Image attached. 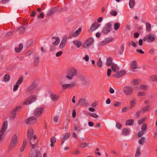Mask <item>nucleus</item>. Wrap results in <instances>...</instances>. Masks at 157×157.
I'll return each instance as SVG.
<instances>
[{"mask_svg": "<svg viewBox=\"0 0 157 157\" xmlns=\"http://www.w3.org/2000/svg\"><path fill=\"white\" fill-rule=\"evenodd\" d=\"M33 131L32 128H29L28 131L27 136L29 139L30 140V143L33 149L36 147L37 140H36L35 135L33 136Z\"/></svg>", "mask_w": 157, "mask_h": 157, "instance_id": "nucleus-1", "label": "nucleus"}, {"mask_svg": "<svg viewBox=\"0 0 157 157\" xmlns=\"http://www.w3.org/2000/svg\"><path fill=\"white\" fill-rule=\"evenodd\" d=\"M67 75H66L65 77L71 80L73 77L77 75V70L74 68H69L67 71Z\"/></svg>", "mask_w": 157, "mask_h": 157, "instance_id": "nucleus-2", "label": "nucleus"}, {"mask_svg": "<svg viewBox=\"0 0 157 157\" xmlns=\"http://www.w3.org/2000/svg\"><path fill=\"white\" fill-rule=\"evenodd\" d=\"M37 99L36 96L34 95H31L25 101L23 104L26 105H29L34 102Z\"/></svg>", "mask_w": 157, "mask_h": 157, "instance_id": "nucleus-3", "label": "nucleus"}, {"mask_svg": "<svg viewBox=\"0 0 157 157\" xmlns=\"http://www.w3.org/2000/svg\"><path fill=\"white\" fill-rule=\"evenodd\" d=\"M43 107H38L36 108L34 111L33 114L36 117H39L42 115L44 110Z\"/></svg>", "mask_w": 157, "mask_h": 157, "instance_id": "nucleus-4", "label": "nucleus"}, {"mask_svg": "<svg viewBox=\"0 0 157 157\" xmlns=\"http://www.w3.org/2000/svg\"><path fill=\"white\" fill-rule=\"evenodd\" d=\"M94 41V40L93 38H90L83 43L82 46L83 48H86L92 45Z\"/></svg>", "mask_w": 157, "mask_h": 157, "instance_id": "nucleus-5", "label": "nucleus"}, {"mask_svg": "<svg viewBox=\"0 0 157 157\" xmlns=\"http://www.w3.org/2000/svg\"><path fill=\"white\" fill-rule=\"evenodd\" d=\"M17 140L18 138L16 134L12 136L11 139L10 144V147L13 148L16 145L17 143Z\"/></svg>", "mask_w": 157, "mask_h": 157, "instance_id": "nucleus-6", "label": "nucleus"}, {"mask_svg": "<svg viewBox=\"0 0 157 157\" xmlns=\"http://www.w3.org/2000/svg\"><path fill=\"white\" fill-rule=\"evenodd\" d=\"M112 29V25L111 23H107L105 26L102 29V33H103L106 34L109 33Z\"/></svg>", "mask_w": 157, "mask_h": 157, "instance_id": "nucleus-7", "label": "nucleus"}, {"mask_svg": "<svg viewBox=\"0 0 157 157\" xmlns=\"http://www.w3.org/2000/svg\"><path fill=\"white\" fill-rule=\"evenodd\" d=\"M123 90L126 96H128L131 95L133 90L131 86H126L123 88Z\"/></svg>", "mask_w": 157, "mask_h": 157, "instance_id": "nucleus-8", "label": "nucleus"}, {"mask_svg": "<svg viewBox=\"0 0 157 157\" xmlns=\"http://www.w3.org/2000/svg\"><path fill=\"white\" fill-rule=\"evenodd\" d=\"M155 40V38L154 34L151 33L149 34L146 37H144V41H146L148 43L153 42Z\"/></svg>", "mask_w": 157, "mask_h": 157, "instance_id": "nucleus-9", "label": "nucleus"}, {"mask_svg": "<svg viewBox=\"0 0 157 157\" xmlns=\"http://www.w3.org/2000/svg\"><path fill=\"white\" fill-rule=\"evenodd\" d=\"M37 121V119L35 116H31L26 119L25 123L27 124H33L36 123Z\"/></svg>", "mask_w": 157, "mask_h": 157, "instance_id": "nucleus-10", "label": "nucleus"}, {"mask_svg": "<svg viewBox=\"0 0 157 157\" xmlns=\"http://www.w3.org/2000/svg\"><path fill=\"white\" fill-rule=\"evenodd\" d=\"M30 157H41V155L40 151L36 149L35 150V153L32 150L31 153L29 155Z\"/></svg>", "mask_w": 157, "mask_h": 157, "instance_id": "nucleus-11", "label": "nucleus"}, {"mask_svg": "<svg viewBox=\"0 0 157 157\" xmlns=\"http://www.w3.org/2000/svg\"><path fill=\"white\" fill-rule=\"evenodd\" d=\"M20 108L21 106H17L12 111L10 117V120H13L14 119L15 117L17 112L20 109Z\"/></svg>", "mask_w": 157, "mask_h": 157, "instance_id": "nucleus-12", "label": "nucleus"}, {"mask_svg": "<svg viewBox=\"0 0 157 157\" xmlns=\"http://www.w3.org/2000/svg\"><path fill=\"white\" fill-rule=\"evenodd\" d=\"M60 84L62 85V88L63 90H65L68 88H71L75 86V83H74L70 84H63L61 82Z\"/></svg>", "mask_w": 157, "mask_h": 157, "instance_id": "nucleus-13", "label": "nucleus"}, {"mask_svg": "<svg viewBox=\"0 0 157 157\" xmlns=\"http://www.w3.org/2000/svg\"><path fill=\"white\" fill-rule=\"evenodd\" d=\"M113 40V39L112 38H106L104 40L100 42L99 44V45L100 46L104 45L111 42Z\"/></svg>", "mask_w": 157, "mask_h": 157, "instance_id": "nucleus-14", "label": "nucleus"}, {"mask_svg": "<svg viewBox=\"0 0 157 157\" xmlns=\"http://www.w3.org/2000/svg\"><path fill=\"white\" fill-rule=\"evenodd\" d=\"M37 84L35 81L32 82L31 85L29 86L27 89V91H31L34 89L37 86Z\"/></svg>", "mask_w": 157, "mask_h": 157, "instance_id": "nucleus-15", "label": "nucleus"}, {"mask_svg": "<svg viewBox=\"0 0 157 157\" xmlns=\"http://www.w3.org/2000/svg\"><path fill=\"white\" fill-rule=\"evenodd\" d=\"M67 36L65 35L64 36L59 46V48H60L62 49L64 47L67 41Z\"/></svg>", "mask_w": 157, "mask_h": 157, "instance_id": "nucleus-16", "label": "nucleus"}, {"mask_svg": "<svg viewBox=\"0 0 157 157\" xmlns=\"http://www.w3.org/2000/svg\"><path fill=\"white\" fill-rule=\"evenodd\" d=\"M117 73H115L114 76L117 78H119L126 74V72L124 70L120 71L119 72H117Z\"/></svg>", "mask_w": 157, "mask_h": 157, "instance_id": "nucleus-17", "label": "nucleus"}, {"mask_svg": "<svg viewBox=\"0 0 157 157\" xmlns=\"http://www.w3.org/2000/svg\"><path fill=\"white\" fill-rule=\"evenodd\" d=\"M81 30L82 29L81 28H78L77 30L75 31V32L71 33V36L69 37V38H70L72 36L76 37L78 36L80 34Z\"/></svg>", "mask_w": 157, "mask_h": 157, "instance_id": "nucleus-18", "label": "nucleus"}, {"mask_svg": "<svg viewBox=\"0 0 157 157\" xmlns=\"http://www.w3.org/2000/svg\"><path fill=\"white\" fill-rule=\"evenodd\" d=\"M100 25L97 22L93 23L91 25L90 30L94 31L97 29L99 26Z\"/></svg>", "mask_w": 157, "mask_h": 157, "instance_id": "nucleus-19", "label": "nucleus"}, {"mask_svg": "<svg viewBox=\"0 0 157 157\" xmlns=\"http://www.w3.org/2000/svg\"><path fill=\"white\" fill-rule=\"evenodd\" d=\"M88 104L87 101L85 98L80 99L78 102V105H87Z\"/></svg>", "mask_w": 157, "mask_h": 157, "instance_id": "nucleus-20", "label": "nucleus"}, {"mask_svg": "<svg viewBox=\"0 0 157 157\" xmlns=\"http://www.w3.org/2000/svg\"><path fill=\"white\" fill-rule=\"evenodd\" d=\"M52 40L55 39V41H54L52 43V44L53 45H57L60 42V39L58 37H56L55 36L52 37Z\"/></svg>", "mask_w": 157, "mask_h": 157, "instance_id": "nucleus-21", "label": "nucleus"}, {"mask_svg": "<svg viewBox=\"0 0 157 157\" xmlns=\"http://www.w3.org/2000/svg\"><path fill=\"white\" fill-rule=\"evenodd\" d=\"M50 98L54 101H56L59 98V96L54 94H51L50 95Z\"/></svg>", "mask_w": 157, "mask_h": 157, "instance_id": "nucleus-22", "label": "nucleus"}, {"mask_svg": "<svg viewBox=\"0 0 157 157\" xmlns=\"http://www.w3.org/2000/svg\"><path fill=\"white\" fill-rule=\"evenodd\" d=\"M19 48L17 47L15 48V50L16 52L19 53L20 52L22 49L23 48V45L22 44H20L18 46Z\"/></svg>", "mask_w": 157, "mask_h": 157, "instance_id": "nucleus-23", "label": "nucleus"}, {"mask_svg": "<svg viewBox=\"0 0 157 157\" xmlns=\"http://www.w3.org/2000/svg\"><path fill=\"white\" fill-rule=\"evenodd\" d=\"M111 68L113 71L117 72L119 70V68L116 64H114L112 65Z\"/></svg>", "mask_w": 157, "mask_h": 157, "instance_id": "nucleus-24", "label": "nucleus"}, {"mask_svg": "<svg viewBox=\"0 0 157 157\" xmlns=\"http://www.w3.org/2000/svg\"><path fill=\"white\" fill-rule=\"evenodd\" d=\"M70 135V133L69 132H67L65 134V135L63 136V138L62 139V144H63L66 140L69 138Z\"/></svg>", "mask_w": 157, "mask_h": 157, "instance_id": "nucleus-25", "label": "nucleus"}, {"mask_svg": "<svg viewBox=\"0 0 157 157\" xmlns=\"http://www.w3.org/2000/svg\"><path fill=\"white\" fill-rule=\"evenodd\" d=\"M39 57L37 56H36L34 59V65L37 66L39 63Z\"/></svg>", "mask_w": 157, "mask_h": 157, "instance_id": "nucleus-26", "label": "nucleus"}, {"mask_svg": "<svg viewBox=\"0 0 157 157\" xmlns=\"http://www.w3.org/2000/svg\"><path fill=\"white\" fill-rule=\"evenodd\" d=\"M137 68V64L136 61H133L132 62L131 66V68L132 69Z\"/></svg>", "mask_w": 157, "mask_h": 157, "instance_id": "nucleus-27", "label": "nucleus"}, {"mask_svg": "<svg viewBox=\"0 0 157 157\" xmlns=\"http://www.w3.org/2000/svg\"><path fill=\"white\" fill-rule=\"evenodd\" d=\"M150 106L147 105L146 107H144L140 110V112L143 113H145L146 111L149 110Z\"/></svg>", "mask_w": 157, "mask_h": 157, "instance_id": "nucleus-28", "label": "nucleus"}, {"mask_svg": "<svg viewBox=\"0 0 157 157\" xmlns=\"http://www.w3.org/2000/svg\"><path fill=\"white\" fill-rule=\"evenodd\" d=\"M130 132V130L129 129L125 128L122 130V134L124 136L128 135Z\"/></svg>", "mask_w": 157, "mask_h": 157, "instance_id": "nucleus-29", "label": "nucleus"}, {"mask_svg": "<svg viewBox=\"0 0 157 157\" xmlns=\"http://www.w3.org/2000/svg\"><path fill=\"white\" fill-rule=\"evenodd\" d=\"M74 44L76 45L78 48H79L82 45V43L81 41L78 40H74L73 41Z\"/></svg>", "mask_w": 157, "mask_h": 157, "instance_id": "nucleus-30", "label": "nucleus"}, {"mask_svg": "<svg viewBox=\"0 0 157 157\" xmlns=\"http://www.w3.org/2000/svg\"><path fill=\"white\" fill-rule=\"evenodd\" d=\"M136 100L134 99L130 101V108H133L136 104Z\"/></svg>", "mask_w": 157, "mask_h": 157, "instance_id": "nucleus-31", "label": "nucleus"}, {"mask_svg": "<svg viewBox=\"0 0 157 157\" xmlns=\"http://www.w3.org/2000/svg\"><path fill=\"white\" fill-rule=\"evenodd\" d=\"M135 2L134 0H130L129 2V5L130 8L132 9L134 6Z\"/></svg>", "mask_w": 157, "mask_h": 157, "instance_id": "nucleus-32", "label": "nucleus"}, {"mask_svg": "<svg viewBox=\"0 0 157 157\" xmlns=\"http://www.w3.org/2000/svg\"><path fill=\"white\" fill-rule=\"evenodd\" d=\"M10 79V76L9 75L6 74L5 75L3 78L4 81L6 82L8 81Z\"/></svg>", "mask_w": 157, "mask_h": 157, "instance_id": "nucleus-33", "label": "nucleus"}, {"mask_svg": "<svg viewBox=\"0 0 157 157\" xmlns=\"http://www.w3.org/2000/svg\"><path fill=\"white\" fill-rule=\"evenodd\" d=\"M134 122V120L132 119H129L126 122L125 125H131Z\"/></svg>", "mask_w": 157, "mask_h": 157, "instance_id": "nucleus-34", "label": "nucleus"}, {"mask_svg": "<svg viewBox=\"0 0 157 157\" xmlns=\"http://www.w3.org/2000/svg\"><path fill=\"white\" fill-rule=\"evenodd\" d=\"M146 26L147 31L148 32H150L151 29V24L147 22L146 24Z\"/></svg>", "mask_w": 157, "mask_h": 157, "instance_id": "nucleus-35", "label": "nucleus"}, {"mask_svg": "<svg viewBox=\"0 0 157 157\" xmlns=\"http://www.w3.org/2000/svg\"><path fill=\"white\" fill-rule=\"evenodd\" d=\"M112 62V59L111 58H108L107 60L106 64L108 66L111 65Z\"/></svg>", "mask_w": 157, "mask_h": 157, "instance_id": "nucleus-36", "label": "nucleus"}, {"mask_svg": "<svg viewBox=\"0 0 157 157\" xmlns=\"http://www.w3.org/2000/svg\"><path fill=\"white\" fill-rule=\"evenodd\" d=\"M121 24L119 23H116L114 24V29L115 30H117L119 28Z\"/></svg>", "mask_w": 157, "mask_h": 157, "instance_id": "nucleus-37", "label": "nucleus"}, {"mask_svg": "<svg viewBox=\"0 0 157 157\" xmlns=\"http://www.w3.org/2000/svg\"><path fill=\"white\" fill-rule=\"evenodd\" d=\"M145 141V138L144 137H142L138 141L139 143L141 145H143Z\"/></svg>", "mask_w": 157, "mask_h": 157, "instance_id": "nucleus-38", "label": "nucleus"}, {"mask_svg": "<svg viewBox=\"0 0 157 157\" xmlns=\"http://www.w3.org/2000/svg\"><path fill=\"white\" fill-rule=\"evenodd\" d=\"M140 155V148L139 147H138L136 150V151L135 155V157H138Z\"/></svg>", "mask_w": 157, "mask_h": 157, "instance_id": "nucleus-39", "label": "nucleus"}, {"mask_svg": "<svg viewBox=\"0 0 157 157\" xmlns=\"http://www.w3.org/2000/svg\"><path fill=\"white\" fill-rule=\"evenodd\" d=\"M57 10V9H53L51 10L48 13V16H50L52 14L54 13Z\"/></svg>", "mask_w": 157, "mask_h": 157, "instance_id": "nucleus-40", "label": "nucleus"}, {"mask_svg": "<svg viewBox=\"0 0 157 157\" xmlns=\"http://www.w3.org/2000/svg\"><path fill=\"white\" fill-rule=\"evenodd\" d=\"M124 44H122L120 47V50L119 51V53L120 55L123 54L124 50Z\"/></svg>", "mask_w": 157, "mask_h": 157, "instance_id": "nucleus-41", "label": "nucleus"}, {"mask_svg": "<svg viewBox=\"0 0 157 157\" xmlns=\"http://www.w3.org/2000/svg\"><path fill=\"white\" fill-rule=\"evenodd\" d=\"M89 116L92 117L94 118H97L98 117V116L97 114L95 113H92L90 112H89L88 113Z\"/></svg>", "mask_w": 157, "mask_h": 157, "instance_id": "nucleus-42", "label": "nucleus"}, {"mask_svg": "<svg viewBox=\"0 0 157 157\" xmlns=\"http://www.w3.org/2000/svg\"><path fill=\"white\" fill-rule=\"evenodd\" d=\"M132 82L133 83V85H135L138 84L140 83L139 80L137 79H134L132 80Z\"/></svg>", "mask_w": 157, "mask_h": 157, "instance_id": "nucleus-43", "label": "nucleus"}, {"mask_svg": "<svg viewBox=\"0 0 157 157\" xmlns=\"http://www.w3.org/2000/svg\"><path fill=\"white\" fill-rule=\"evenodd\" d=\"M147 127L146 124H143L142 125V127L141 128L142 131L144 132L145 131L147 130Z\"/></svg>", "mask_w": 157, "mask_h": 157, "instance_id": "nucleus-44", "label": "nucleus"}, {"mask_svg": "<svg viewBox=\"0 0 157 157\" xmlns=\"http://www.w3.org/2000/svg\"><path fill=\"white\" fill-rule=\"evenodd\" d=\"M23 78L22 77H21L17 81L16 84L18 85H19L23 81Z\"/></svg>", "mask_w": 157, "mask_h": 157, "instance_id": "nucleus-45", "label": "nucleus"}, {"mask_svg": "<svg viewBox=\"0 0 157 157\" xmlns=\"http://www.w3.org/2000/svg\"><path fill=\"white\" fill-rule=\"evenodd\" d=\"M72 153L74 155H78L80 153V151L77 149H75L73 150Z\"/></svg>", "mask_w": 157, "mask_h": 157, "instance_id": "nucleus-46", "label": "nucleus"}, {"mask_svg": "<svg viewBox=\"0 0 157 157\" xmlns=\"http://www.w3.org/2000/svg\"><path fill=\"white\" fill-rule=\"evenodd\" d=\"M25 28L23 27H20L18 29V30L20 31L21 33H23L25 32Z\"/></svg>", "mask_w": 157, "mask_h": 157, "instance_id": "nucleus-47", "label": "nucleus"}, {"mask_svg": "<svg viewBox=\"0 0 157 157\" xmlns=\"http://www.w3.org/2000/svg\"><path fill=\"white\" fill-rule=\"evenodd\" d=\"M151 80L152 81H157V75H153L151 77Z\"/></svg>", "mask_w": 157, "mask_h": 157, "instance_id": "nucleus-48", "label": "nucleus"}, {"mask_svg": "<svg viewBox=\"0 0 157 157\" xmlns=\"http://www.w3.org/2000/svg\"><path fill=\"white\" fill-rule=\"evenodd\" d=\"M117 14V11L113 10L110 12V14L111 15L113 16H116Z\"/></svg>", "mask_w": 157, "mask_h": 157, "instance_id": "nucleus-49", "label": "nucleus"}, {"mask_svg": "<svg viewBox=\"0 0 157 157\" xmlns=\"http://www.w3.org/2000/svg\"><path fill=\"white\" fill-rule=\"evenodd\" d=\"M102 62L101 60V58H99L97 63V65L99 67H101L102 66Z\"/></svg>", "mask_w": 157, "mask_h": 157, "instance_id": "nucleus-50", "label": "nucleus"}, {"mask_svg": "<svg viewBox=\"0 0 157 157\" xmlns=\"http://www.w3.org/2000/svg\"><path fill=\"white\" fill-rule=\"evenodd\" d=\"M131 45L132 46L134 47H136L137 45L136 43L132 40L129 43V45Z\"/></svg>", "mask_w": 157, "mask_h": 157, "instance_id": "nucleus-51", "label": "nucleus"}, {"mask_svg": "<svg viewBox=\"0 0 157 157\" xmlns=\"http://www.w3.org/2000/svg\"><path fill=\"white\" fill-rule=\"evenodd\" d=\"M121 104V103L118 101H115L113 105L115 107H118Z\"/></svg>", "mask_w": 157, "mask_h": 157, "instance_id": "nucleus-52", "label": "nucleus"}, {"mask_svg": "<svg viewBox=\"0 0 157 157\" xmlns=\"http://www.w3.org/2000/svg\"><path fill=\"white\" fill-rule=\"evenodd\" d=\"M80 146L82 148H84L87 147V144L85 143H82L80 144Z\"/></svg>", "mask_w": 157, "mask_h": 157, "instance_id": "nucleus-53", "label": "nucleus"}, {"mask_svg": "<svg viewBox=\"0 0 157 157\" xmlns=\"http://www.w3.org/2000/svg\"><path fill=\"white\" fill-rule=\"evenodd\" d=\"M82 59L85 60L86 61H88L89 60V56L88 55H86L82 58Z\"/></svg>", "mask_w": 157, "mask_h": 157, "instance_id": "nucleus-54", "label": "nucleus"}, {"mask_svg": "<svg viewBox=\"0 0 157 157\" xmlns=\"http://www.w3.org/2000/svg\"><path fill=\"white\" fill-rule=\"evenodd\" d=\"M56 141V138L54 137H52L50 140L51 142V143H52V144H54L55 143Z\"/></svg>", "mask_w": 157, "mask_h": 157, "instance_id": "nucleus-55", "label": "nucleus"}, {"mask_svg": "<svg viewBox=\"0 0 157 157\" xmlns=\"http://www.w3.org/2000/svg\"><path fill=\"white\" fill-rule=\"evenodd\" d=\"M140 112H141L140 110V111H137L134 117L136 118L139 117H140Z\"/></svg>", "mask_w": 157, "mask_h": 157, "instance_id": "nucleus-56", "label": "nucleus"}, {"mask_svg": "<svg viewBox=\"0 0 157 157\" xmlns=\"http://www.w3.org/2000/svg\"><path fill=\"white\" fill-rule=\"evenodd\" d=\"M144 134V131H140L138 133V136L139 137H141Z\"/></svg>", "mask_w": 157, "mask_h": 157, "instance_id": "nucleus-57", "label": "nucleus"}, {"mask_svg": "<svg viewBox=\"0 0 157 157\" xmlns=\"http://www.w3.org/2000/svg\"><path fill=\"white\" fill-rule=\"evenodd\" d=\"M145 94V93L144 92H139L137 95L138 96H144Z\"/></svg>", "mask_w": 157, "mask_h": 157, "instance_id": "nucleus-58", "label": "nucleus"}, {"mask_svg": "<svg viewBox=\"0 0 157 157\" xmlns=\"http://www.w3.org/2000/svg\"><path fill=\"white\" fill-rule=\"evenodd\" d=\"M62 52L61 51L58 52L56 54V56L57 57H59L62 55Z\"/></svg>", "mask_w": 157, "mask_h": 157, "instance_id": "nucleus-59", "label": "nucleus"}, {"mask_svg": "<svg viewBox=\"0 0 157 157\" xmlns=\"http://www.w3.org/2000/svg\"><path fill=\"white\" fill-rule=\"evenodd\" d=\"M19 86V85L16 84L14 86L13 90L14 91H16L17 90Z\"/></svg>", "mask_w": 157, "mask_h": 157, "instance_id": "nucleus-60", "label": "nucleus"}, {"mask_svg": "<svg viewBox=\"0 0 157 157\" xmlns=\"http://www.w3.org/2000/svg\"><path fill=\"white\" fill-rule=\"evenodd\" d=\"M112 71L110 69H109L107 70V75L108 76H110Z\"/></svg>", "mask_w": 157, "mask_h": 157, "instance_id": "nucleus-61", "label": "nucleus"}, {"mask_svg": "<svg viewBox=\"0 0 157 157\" xmlns=\"http://www.w3.org/2000/svg\"><path fill=\"white\" fill-rule=\"evenodd\" d=\"M13 34V32L12 31H10L7 33L6 36H9L12 35Z\"/></svg>", "mask_w": 157, "mask_h": 157, "instance_id": "nucleus-62", "label": "nucleus"}, {"mask_svg": "<svg viewBox=\"0 0 157 157\" xmlns=\"http://www.w3.org/2000/svg\"><path fill=\"white\" fill-rule=\"evenodd\" d=\"M145 119H143L140 120L138 121V124H142L145 121Z\"/></svg>", "mask_w": 157, "mask_h": 157, "instance_id": "nucleus-63", "label": "nucleus"}, {"mask_svg": "<svg viewBox=\"0 0 157 157\" xmlns=\"http://www.w3.org/2000/svg\"><path fill=\"white\" fill-rule=\"evenodd\" d=\"M147 88V86L146 85H142L140 86V88L143 90H145Z\"/></svg>", "mask_w": 157, "mask_h": 157, "instance_id": "nucleus-64", "label": "nucleus"}]
</instances>
